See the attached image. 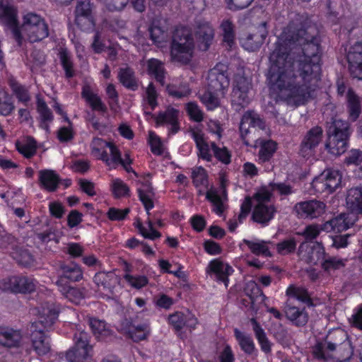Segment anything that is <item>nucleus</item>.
Instances as JSON below:
<instances>
[{
	"mask_svg": "<svg viewBox=\"0 0 362 362\" xmlns=\"http://www.w3.org/2000/svg\"><path fill=\"white\" fill-rule=\"evenodd\" d=\"M317 30L296 15L284 29L269 55V88L289 105H304L319 87L321 52Z\"/></svg>",
	"mask_w": 362,
	"mask_h": 362,
	"instance_id": "1",
	"label": "nucleus"
},
{
	"mask_svg": "<svg viewBox=\"0 0 362 362\" xmlns=\"http://www.w3.org/2000/svg\"><path fill=\"white\" fill-rule=\"evenodd\" d=\"M17 8L10 4L0 3V22L11 29L13 37L19 45L22 33L31 42L41 41L49 35V28L45 20L40 15L29 12L23 16V23L18 27Z\"/></svg>",
	"mask_w": 362,
	"mask_h": 362,
	"instance_id": "2",
	"label": "nucleus"
},
{
	"mask_svg": "<svg viewBox=\"0 0 362 362\" xmlns=\"http://www.w3.org/2000/svg\"><path fill=\"white\" fill-rule=\"evenodd\" d=\"M37 320L31 325V342L34 351L39 356H44L51 350L49 336L46 334L57 320L59 312L53 304L46 303L38 308Z\"/></svg>",
	"mask_w": 362,
	"mask_h": 362,
	"instance_id": "3",
	"label": "nucleus"
},
{
	"mask_svg": "<svg viewBox=\"0 0 362 362\" xmlns=\"http://www.w3.org/2000/svg\"><path fill=\"white\" fill-rule=\"evenodd\" d=\"M194 49V42L191 30L186 27H177L174 31L170 46L172 59L187 64L193 57Z\"/></svg>",
	"mask_w": 362,
	"mask_h": 362,
	"instance_id": "4",
	"label": "nucleus"
},
{
	"mask_svg": "<svg viewBox=\"0 0 362 362\" xmlns=\"http://www.w3.org/2000/svg\"><path fill=\"white\" fill-rule=\"evenodd\" d=\"M198 149V156L206 161L212 160L213 156L224 164L230 163L231 155L226 147L220 148L215 142L207 143L204 134L199 129H192L189 132Z\"/></svg>",
	"mask_w": 362,
	"mask_h": 362,
	"instance_id": "5",
	"label": "nucleus"
},
{
	"mask_svg": "<svg viewBox=\"0 0 362 362\" xmlns=\"http://www.w3.org/2000/svg\"><path fill=\"white\" fill-rule=\"evenodd\" d=\"M351 134L349 122L341 119H334L328 129L329 141L326 144L328 151L334 156H339L344 153L347 149Z\"/></svg>",
	"mask_w": 362,
	"mask_h": 362,
	"instance_id": "6",
	"label": "nucleus"
},
{
	"mask_svg": "<svg viewBox=\"0 0 362 362\" xmlns=\"http://www.w3.org/2000/svg\"><path fill=\"white\" fill-rule=\"evenodd\" d=\"M250 88L251 83L245 76L243 69L238 67L233 76L231 94L232 105L235 107L236 110H240L248 105L250 102L248 92Z\"/></svg>",
	"mask_w": 362,
	"mask_h": 362,
	"instance_id": "7",
	"label": "nucleus"
},
{
	"mask_svg": "<svg viewBox=\"0 0 362 362\" xmlns=\"http://www.w3.org/2000/svg\"><path fill=\"white\" fill-rule=\"evenodd\" d=\"M349 341L347 333L341 329H337L329 332L325 339V344L317 343L313 349L314 356L318 359L327 360L329 355L327 351L333 352L345 342Z\"/></svg>",
	"mask_w": 362,
	"mask_h": 362,
	"instance_id": "8",
	"label": "nucleus"
},
{
	"mask_svg": "<svg viewBox=\"0 0 362 362\" xmlns=\"http://www.w3.org/2000/svg\"><path fill=\"white\" fill-rule=\"evenodd\" d=\"M37 285V281L31 276H13L0 280V290L15 293H30Z\"/></svg>",
	"mask_w": 362,
	"mask_h": 362,
	"instance_id": "9",
	"label": "nucleus"
},
{
	"mask_svg": "<svg viewBox=\"0 0 362 362\" xmlns=\"http://www.w3.org/2000/svg\"><path fill=\"white\" fill-rule=\"evenodd\" d=\"M93 11L94 5L90 0H77L74 21L82 31L91 32L94 30L95 21Z\"/></svg>",
	"mask_w": 362,
	"mask_h": 362,
	"instance_id": "10",
	"label": "nucleus"
},
{
	"mask_svg": "<svg viewBox=\"0 0 362 362\" xmlns=\"http://www.w3.org/2000/svg\"><path fill=\"white\" fill-rule=\"evenodd\" d=\"M88 334L83 331H78L74 334V346L69 350L65 356L66 362H88L91 346L88 344Z\"/></svg>",
	"mask_w": 362,
	"mask_h": 362,
	"instance_id": "11",
	"label": "nucleus"
},
{
	"mask_svg": "<svg viewBox=\"0 0 362 362\" xmlns=\"http://www.w3.org/2000/svg\"><path fill=\"white\" fill-rule=\"evenodd\" d=\"M226 64L218 63L208 74V88L221 96L226 95L230 84Z\"/></svg>",
	"mask_w": 362,
	"mask_h": 362,
	"instance_id": "12",
	"label": "nucleus"
},
{
	"mask_svg": "<svg viewBox=\"0 0 362 362\" xmlns=\"http://www.w3.org/2000/svg\"><path fill=\"white\" fill-rule=\"evenodd\" d=\"M90 147L93 156L105 162L107 165L119 160V151L112 142H107L100 138H94Z\"/></svg>",
	"mask_w": 362,
	"mask_h": 362,
	"instance_id": "13",
	"label": "nucleus"
},
{
	"mask_svg": "<svg viewBox=\"0 0 362 362\" xmlns=\"http://www.w3.org/2000/svg\"><path fill=\"white\" fill-rule=\"evenodd\" d=\"M341 180L338 170H326L313 180L312 185L317 192L332 193L340 185Z\"/></svg>",
	"mask_w": 362,
	"mask_h": 362,
	"instance_id": "14",
	"label": "nucleus"
},
{
	"mask_svg": "<svg viewBox=\"0 0 362 362\" xmlns=\"http://www.w3.org/2000/svg\"><path fill=\"white\" fill-rule=\"evenodd\" d=\"M322 137L323 130L322 127L315 126L309 129L300 143L299 153L304 158L313 156L316 148L321 143Z\"/></svg>",
	"mask_w": 362,
	"mask_h": 362,
	"instance_id": "15",
	"label": "nucleus"
},
{
	"mask_svg": "<svg viewBox=\"0 0 362 362\" xmlns=\"http://www.w3.org/2000/svg\"><path fill=\"white\" fill-rule=\"evenodd\" d=\"M250 127L257 128L261 130H264L266 128L264 120L257 112L253 110H247L245 112L242 116L240 123L239 129L240 136L244 144L247 146L250 145L247 136L250 133Z\"/></svg>",
	"mask_w": 362,
	"mask_h": 362,
	"instance_id": "16",
	"label": "nucleus"
},
{
	"mask_svg": "<svg viewBox=\"0 0 362 362\" xmlns=\"http://www.w3.org/2000/svg\"><path fill=\"white\" fill-rule=\"evenodd\" d=\"M325 208L324 202L312 199L296 204L293 211L298 218L314 219L322 216L325 211Z\"/></svg>",
	"mask_w": 362,
	"mask_h": 362,
	"instance_id": "17",
	"label": "nucleus"
},
{
	"mask_svg": "<svg viewBox=\"0 0 362 362\" xmlns=\"http://www.w3.org/2000/svg\"><path fill=\"white\" fill-rule=\"evenodd\" d=\"M298 255L308 264L315 265L320 263L321 264L325 251L322 245L319 243L310 245L303 242L299 245Z\"/></svg>",
	"mask_w": 362,
	"mask_h": 362,
	"instance_id": "18",
	"label": "nucleus"
},
{
	"mask_svg": "<svg viewBox=\"0 0 362 362\" xmlns=\"http://www.w3.org/2000/svg\"><path fill=\"white\" fill-rule=\"evenodd\" d=\"M346 59L351 75L362 80V42H356L350 47Z\"/></svg>",
	"mask_w": 362,
	"mask_h": 362,
	"instance_id": "19",
	"label": "nucleus"
},
{
	"mask_svg": "<svg viewBox=\"0 0 362 362\" xmlns=\"http://www.w3.org/2000/svg\"><path fill=\"white\" fill-rule=\"evenodd\" d=\"M168 322L177 332L181 331L185 327L191 331L194 329L198 324L195 316L188 311L186 313L175 312L170 315Z\"/></svg>",
	"mask_w": 362,
	"mask_h": 362,
	"instance_id": "20",
	"label": "nucleus"
},
{
	"mask_svg": "<svg viewBox=\"0 0 362 362\" xmlns=\"http://www.w3.org/2000/svg\"><path fill=\"white\" fill-rule=\"evenodd\" d=\"M267 35V23L264 21L259 24L256 33L249 34L243 40V47L250 52H254L262 46Z\"/></svg>",
	"mask_w": 362,
	"mask_h": 362,
	"instance_id": "21",
	"label": "nucleus"
},
{
	"mask_svg": "<svg viewBox=\"0 0 362 362\" xmlns=\"http://www.w3.org/2000/svg\"><path fill=\"white\" fill-rule=\"evenodd\" d=\"M179 111L168 107L164 112H160L156 117V121L158 126L168 125L169 134H175L180 130L178 121Z\"/></svg>",
	"mask_w": 362,
	"mask_h": 362,
	"instance_id": "22",
	"label": "nucleus"
},
{
	"mask_svg": "<svg viewBox=\"0 0 362 362\" xmlns=\"http://www.w3.org/2000/svg\"><path fill=\"white\" fill-rule=\"evenodd\" d=\"M276 209L272 204H256L252 214V220L262 227L267 226L274 219Z\"/></svg>",
	"mask_w": 362,
	"mask_h": 362,
	"instance_id": "23",
	"label": "nucleus"
},
{
	"mask_svg": "<svg viewBox=\"0 0 362 362\" xmlns=\"http://www.w3.org/2000/svg\"><path fill=\"white\" fill-rule=\"evenodd\" d=\"M286 317L293 325L297 327L304 326L308 320V313L305 308L297 307L292 299H288L284 307Z\"/></svg>",
	"mask_w": 362,
	"mask_h": 362,
	"instance_id": "24",
	"label": "nucleus"
},
{
	"mask_svg": "<svg viewBox=\"0 0 362 362\" xmlns=\"http://www.w3.org/2000/svg\"><path fill=\"white\" fill-rule=\"evenodd\" d=\"M61 281H56L59 291L61 294L70 302L78 304L86 296V289L83 288H78L71 286L67 282H62Z\"/></svg>",
	"mask_w": 362,
	"mask_h": 362,
	"instance_id": "25",
	"label": "nucleus"
},
{
	"mask_svg": "<svg viewBox=\"0 0 362 362\" xmlns=\"http://www.w3.org/2000/svg\"><path fill=\"white\" fill-rule=\"evenodd\" d=\"M93 282L99 290L112 293L119 280L112 272H100L93 276Z\"/></svg>",
	"mask_w": 362,
	"mask_h": 362,
	"instance_id": "26",
	"label": "nucleus"
},
{
	"mask_svg": "<svg viewBox=\"0 0 362 362\" xmlns=\"http://www.w3.org/2000/svg\"><path fill=\"white\" fill-rule=\"evenodd\" d=\"M60 270L62 274L57 281L62 280V282H66V280H68L71 282H77L83 277V272L81 267L74 262L61 264Z\"/></svg>",
	"mask_w": 362,
	"mask_h": 362,
	"instance_id": "27",
	"label": "nucleus"
},
{
	"mask_svg": "<svg viewBox=\"0 0 362 362\" xmlns=\"http://www.w3.org/2000/svg\"><path fill=\"white\" fill-rule=\"evenodd\" d=\"M195 36L199 42V48L206 51L209 49L213 40L214 30L209 23H199L197 26Z\"/></svg>",
	"mask_w": 362,
	"mask_h": 362,
	"instance_id": "28",
	"label": "nucleus"
},
{
	"mask_svg": "<svg viewBox=\"0 0 362 362\" xmlns=\"http://www.w3.org/2000/svg\"><path fill=\"white\" fill-rule=\"evenodd\" d=\"M354 224V221L349 218V214H341L337 217L324 223L325 231L329 233L341 232L349 228Z\"/></svg>",
	"mask_w": 362,
	"mask_h": 362,
	"instance_id": "29",
	"label": "nucleus"
},
{
	"mask_svg": "<svg viewBox=\"0 0 362 362\" xmlns=\"http://www.w3.org/2000/svg\"><path fill=\"white\" fill-rule=\"evenodd\" d=\"M22 334L20 330L7 327H0V344L7 347H17L20 345Z\"/></svg>",
	"mask_w": 362,
	"mask_h": 362,
	"instance_id": "30",
	"label": "nucleus"
},
{
	"mask_svg": "<svg viewBox=\"0 0 362 362\" xmlns=\"http://www.w3.org/2000/svg\"><path fill=\"white\" fill-rule=\"evenodd\" d=\"M256 146H259L258 162L264 163L269 162L276 151L277 144L269 139H259L256 141Z\"/></svg>",
	"mask_w": 362,
	"mask_h": 362,
	"instance_id": "31",
	"label": "nucleus"
},
{
	"mask_svg": "<svg viewBox=\"0 0 362 362\" xmlns=\"http://www.w3.org/2000/svg\"><path fill=\"white\" fill-rule=\"evenodd\" d=\"M243 241L252 254L263 257L272 256V254L270 252V245H273L272 242L258 238H254L252 240L244 239Z\"/></svg>",
	"mask_w": 362,
	"mask_h": 362,
	"instance_id": "32",
	"label": "nucleus"
},
{
	"mask_svg": "<svg viewBox=\"0 0 362 362\" xmlns=\"http://www.w3.org/2000/svg\"><path fill=\"white\" fill-rule=\"evenodd\" d=\"M81 97L90 105L93 110L103 113L107 112V107L102 101L100 97L93 92L89 86H84L82 88Z\"/></svg>",
	"mask_w": 362,
	"mask_h": 362,
	"instance_id": "33",
	"label": "nucleus"
},
{
	"mask_svg": "<svg viewBox=\"0 0 362 362\" xmlns=\"http://www.w3.org/2000/svg\"><path fill=\"white\" fill-rule=\"evenodd\" d=\"M209 268L215 274L217 281L223 282L226 286H228V276L233 272L229 264L214 259L210 262Z\"/></svg>",
	"mask_w": 362,
	"mask_h": 362,
	"instance_id": "34",
	"label": "nucleus"
},
{
	"mask_svg": "<svg viewBox=\"0 0 362 362\" xmlns=\"http://www.w3.org/2000/svg\"><path fill=\"white\" fill-rule=\"evenodd\" d=\"M39 181L42 188L48 192H54L60 182L59 176L52 170L39 171Z\"/></svg>",
	"mask_w": 362,
	"mask_h": 362,
	"instance_id": "35",
	"label": "nucleus"
},
{
	"mask_svg": "<svg viewBox=\"0 0 362 362\" xmlns=\"http://www.w3.org/2000/svg\"><path fill=\"white\" fill-rule=\"evenodd\" d=\"M118 79L127 89L135 91L139 88V81L134 70L129 67L120 68L118 72Z\"/></svg>",
	"mask_w": 362,
	"mask_h": 362,
	"instance_id": "36",
	"label": "nucleus"
},
{
	"mask_svg": "<svg viewBox=\"0 0 362 362\" xmlns=\"http://www.w3.org/2000/svg\"><path fill=\"white\" fill-rule=\"evenodd\" d=\"M250 323L255 338L260 346L261 350L265 354L270 353L272 351V344L267 338L264 329L254 317L250 319Z\"/></svg>",
	"mask_w": 362,
	"mask_h": 362,
	"instance_id": "37",
	"label": "nucleus"
},
{
	"mask_svg": "<svg viewBox=\"0 0 362 362\" xmlns=\"http://www.w3.org/2000/svg\"><path fill=\"white\" fill-rule=\"evenodd\" d=\"M37 111L39 114L40 127L47 132L49 131V124L52 122L54 115L45 101L39 96L37 97Z\"/></svg>",
	"mask_w": 362,
	"mask_h": 362,
	"instance_id": "38",
	"label": "nucleus"
},
{
	"mask_svg": "<svg viewBox=\"0 0 362 362\" xmlns=\"http://www.w3.org/2000/svg\"><path fill=\"white\" fill-rule=\"evenodd\" d=\"M234 334L240 349L245 354L250 356L257 355V349L250 334L242 332L238 329H235Z\"/></svg>",
	"mask_w": 362,
	"mask_h": 362,
	"instance_id": "39",
	"label": "nucleus"
},
{
	"mask_svg": "<svg viewBox=\"0 0 362 362\" xmlns=\"http://www.w3.org/2000/svg\"><path fill=\"white\" fill-rule=\"evenodd\" d=\"M347 207L357 214H362V188L354 187L348 191L346 196Z\"/></svg>",
	"mask_w": 362,
	"mask_h": 362,
	"instance_id": "40",
	"label": "nucleus"
},
{
	"mask_svg": "<svg viewBox=\"0 0 362 362\" xmlns=\"http://www.w3.org/2000/svg\"><path fill=\"white\" fill-rule=\"evenodd\" d=\"M148 72L153 76L155 79L163 85L165 83V71L163 63L154 58H151L147 61Z\"/></svg>",
	"mask_w": 362,
	"mask_h": 362,
	"instance_id": "41",
	"label": "nucleus"
},
{
	"mask_svg": "<svg viewBox=\"0 0 362 362\" xmlns=\"http://www.w3.org/2000/svg\"><path fill=\"white\" fill-rule=\"evenodd\" d=\"M349 117L356 121L361 112V100L351 89H349L346 95Z\"/></svg>",
	"mask_w": 362,
	"mask_h": 362,
	"instance_id": "42",
	"label": "nucleus"
},
{
	"mask_svg": "<svg viewBox=\"0 0 362 362\" xmlns=\"http://www.w3.org/2000/svg\"><path fill=\"white\" fill-rule=\"evenodd\" d=\"M286 294L290 296L288 299H292V302L295 303L296 300H298L307 305H312V300L310 295L308 291L303 287L291 286L287 288Z\"/></svg>",
	"mask_w": 362,
	"mask_h": 362,
	"instance_id": "43",
	"label": "nucleus"
},
{
	"mask_svg": "<svg viewBox=\"0 0 362 362\" xmlns=\"http://www.w3.org/2000/svg\"><path fill=\"white\" fill-rule=\"evenodd\" d=\"M16 146L18 151L27 158L33 157L36 153V141L30 136L23 141H17Z\"/></svg>",
	"mask_w": 362,
	"mask_h": 362,
	"instance_id": "44",
	"label": "nucleus"
},
{
	"mask_svg": "<svg viewBox=\"0 0 362 362\" xmlns=\"http://www.w3.org/2000/svg\"><path fill=\"white\" fill-rule=\"evenodd\" d=\"M9 85L18 102L26 105L30 100L29 90L27 87L20 84L13 79L9 81Z\"/></svg>",
	"mask_w": 362,
	"mask_h": 362,
	"instance_id": "45",
	"label": "nucleus"
},
{
	"mask_svg": "<svg viewBox=\"0 0 362 362\" xmlns=\"http://www.w3.org/2000/svg\"><path fill=\"white\" fill-rule=\"evenodd\" d=\"M297 240L295 237H288L276 245V252L281 255H288L295 252L297 246Z\"/></svg>",
	"mask_w": 362,
	"mask_h": 362,
	"instance_id": "46",
	"label": "nucleus"
},
{
	"mask_svg": "<svg viewBox=\"0 0 362 362\" xmlns=\"http://www.w3.org/2000/svg\"><path fill=\"white\" fill-rule=\"evenodd\" d=\"M13 258L24 267H30L33 264L35 259L30 252L24 248H17L12 252Z\"/></svg>",
	"mask_w": 362,
	"mask_h": 362,
	"instance_id": "47",
	"label": "nucleus"
},
{
	"mask_svg": "<svg viewBox=\"0 0 362 362\" xmlns=\"http://www.w3.org/2000/svg\"><path fill=\"white\" fill-rule=\"evenodd\" d=\"M149 331L148 325L147 323H141L137 325H132L129 327V334L132 340L137 342L146 339Z\"/></svg>",
	"mask_w": 362,
	"mask_h": 362,
	"instance_id": "48",
	"label": "nucleus"
},
{
	"mask_svg": "<svg viewBox=\"0 0 362 362\" xmlns=\"http://www.w3.org/2000/svg\"><path fill=\"white\" fill-rule=\"evenodd\" d=\"M346 259H341L334 256H327L325 255L321 263V267L325 272H330L332 270H337L343 268L346 264Z\"/></svg>",
	"mask_w": 362,
	"mask_h": 362,
	"instance_id": "49",
	"label": "nucleus"
},
{
	"mask_svg": "<svg viewBox=\"0 0 362 362\" xmlns=\"http://www.w3.org/2000/svg\"><path fill=\"white\" fill-rule=\"evenodd\" d=\"M220 95H217L213 90H210L208 88V90L205 91L204 93L200 94L199 98L202 103L205 105L208 110H214L217 108L220 105V101L218 99V96Z\"/></svg>",
	"mask_w": 362,
	"mask_h": 362,
	"instance_id": "50",
	"label": "nucleus"
},
{
	"mask_svg": "<svg viewBox=\"0 0 362 362\" xmlns=\"http://www.w3.org/2000/svg\"><path fill=\"white\" fill-rule=\"evenodd\" d=\"M59 54L61 64L64 71L66 78H71L74 77L75 72L73 67V62L71 60L69 52L66 49H62L60 50Z\"/></svg>",
	"mask_w": 362,
	"mask_h": 362,
	"instance_id": "51",
	"label": "nucleus"
},
{
	"mask_svg": "<svg viewBox=\"0 0 362 362\" xmlns=\"http://www.w3.org/2000/svg\"><path fill=\"white\" fill-rule=\"evenodd\" d=\"M167 91L170 95L177 99L188 97L191 93V90L186 83L179 85L170 84L167 86Z\"/></svg>",
	"mask_w": 362,
	"mask_h": 362,
	"instance_id": "52",
	"label": "nucleus"
},
{
	"mask_svg": "<svg viewBox=\"0 0 362 362\" xmlns=\"http://www.w3.org/2000/svg\"><path fill=\"white\" fill-rule=\"evenodd\" d=\"M206 199L210 202L213 206L212 211L217 215L221 216L225 209L223 199L217 192L209 190L206 193Z\"/></svg>",
	"mask_w": 362,
	"mask_h": 362,
	"instance_id": "53",
	"label": "nucleus"
},
{
	"mask_svg": "<svg viewBox=\"0 0 362 362\" xmlns=\"http://www.w3.org/2000/svg\"><path fill=\"white\" fill-rule=\"evenodd\" d=\"M333 352H334V357L337 361L345 362L349 361L353 356L354 349L349 341L337 348Z\"/></svg>",
	"mask_w": 362,
	"mask_h": 362,
	"instance_id": "54",
	"label": "nucleus"
},
{
	"mask_svg": "<svg viewBox=\"0 0 362 362\" xmlns=\"http://www.w3.org/2000/svg\"><path fill=\"white\" fill-rule=\"evenodd\" d=\"M89 325L96 338L100 339L108 336L110 333V330L103 320L92 318L89 320Z\"/></svg>",
	"mask_w": 362,
	"mask_h": 362,
	"instance_id": "55",
	"label": "nucleus"
},
{
	"mask_svg": "<svg viewBox=\"0 0 362 362\" xmlns=\"http://www.w3.org/2000/svg\"><path fill=\"white\" fill-rule=\"evenodd\" d=\"M344 163L347 165L358 166L360 176L362 177V150L351 149L346 156Z\"/></svg>",
	"mask_w": 362,
	"mask_h": 362,
	"instance_id": "56",
	"label": "nucleus"
},
{
	"mask_svg": "<svg viewBox=\"0 0 362 362\" xmlns=\"http://www.w3.org/2000/svg\"><path fill=\"white\" fill-rule=\"evenodd\" d=\"M221 28L223 31L224 42L227 43L230 48L232 47L235 38L232 22L228 19L224 20L221 24Z\"/></svg>",
	"mask_w": 362,
	"mask_h": 362,
	"instance_id": "57",
	"label": "nucleus"
},
{
	"mask_svg": "<svg viewBox=\"0 0 362 362\" xmlns=\"http://www.w3.org/2000/svg\"><path fill=\"white\" fill-rule=\"evenodd\" d=\"M124 279L129 286L136 289L142 288L148 283V279L145 275L134 276L131 274L127 273L124 274Z\"/></svg>",
	"mask_w": 362,
	"mask_h": 362,
	"instance_id": "58",
	"label": "nucleus"
},
{
	"mask_svg": "<svg viewBox=\"0 0 362 362\" xmlns=\"http://www.w3.org/2000/svg\"><path fill=\"white\" fill-rule=\"evenodd\" d=\"M321 231H325L324 223L322 225L310 224L298 234L303 236L307 241H311L320 235Z\"/></svg>",
	"mask_w": 362,
	"mask_h": 362,
	"instance_id": "59",
	"label": "nucleus"
},
{
	"mask_svg": "<svg viewBox=\"0 0 362 362\" xmlns=\"http://www.w3.org/2000/svg\"><path fill=\"white\" fill-rule=\"evenodd\" d=\"M185 110L191 120L200 122L204 119V112L194 102H189L185 105Z\"/></svg>",
	"mask_w": 362,
	"mask_h": 362,
	"instance_id": "60",
	"label": "nucleus"
},
{
	"mask_svg": "<svg viewBox=\"0 0 362 362\" xmlns=\"http://www.w3.org/2000/svg\"><path fill=\"white\" fill-rule=\"evenodd\" d=\"M158 93L153 83H150L146 88L144 101L153 110L158 105Z\"/></svg>",
	"mask_w": 362,
	"mask_h": 362,
	"instance_id": "61",
	"label": "nucleus"
},
{
	"mask_svg": "<svg viewBox=\"0 0 362 362\" xmlns=\"http://www.w3.org/2000/svg\"><path fill=\"white\" fill-rule=\"evenodd\" d=\"M149 33L152 41L158 45H161L168 39V33L156 25H152L149 28Z\"/></svg>",
	"mask_w": 362,
	"mask_h": 362,
	"instance_id": "62",
	"label": "nucleus"
},
{
	"mask_svg": "<svg viewBox=\"0 0 362 362\" xmlns=\"http://www.w3.org/2000/svg\"><path fill=\"white\" fill-rule=\"evenodd\" d=\"M192 178L196 187L205 185L207 182V174L205 169L201 166L192 170Z\"/></svg>",
	"mask_w": 362,
	"mask_h": 362,
	"instance_id": "63",
	"label": "nucleus"
},
{
	"mask_svg": "<svg viewBox=\"0 0 362 362\" xmlns=\"http://www.w3.org/2000/svg\"><path fill=\"white\" fill-rule=\"evenodd\" d=\"M112 191L117 198L129 195L128 186L121 180L115 179L112 182Z\"/></svg>",
	"mask_w": 362,
	"mask_h": 362,
	"instance_id": "64",
	"label": "nucleus"
}]
</instances>
